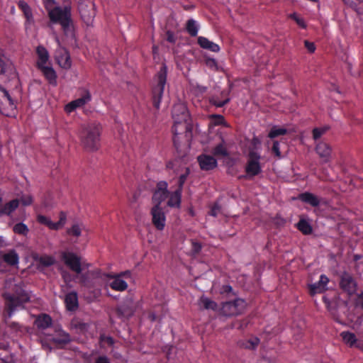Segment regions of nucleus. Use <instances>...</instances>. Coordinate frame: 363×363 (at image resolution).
Wrapping results in <instances>:
<instances>
[{
	"label": "nucleus",
	"instance_id": "f257e3e1",
	"mask_svg": "<svg viewBox=\"0 0 363 363\" xmlns=\"http://www.w3.org/2000/svg\"><path fill=\"white\" fill-rule=\"evenodd\" d=\"M2 296L5 301L4 322L6 326L13 332L22 333L23 325L10 319L18 308H24V304L30 301L28 294L24 291L15 294L6 292Z\"/></svg>",
	"mask_w": 363,
	"mask_h": 363
},
{
	"label": "nucleus",
	"instance_id": "f03ea898",
	"mask_svg": "<svg viewBox=\"0 0 363 363\" xmlns=\"http://www.w3.org/2000/svg\"><path fill=\"white\" fill-rule=\"evenodd\" d=\"M48 15L51 23L61 26L65 35L74 37V26L69 5H65L63 7L55 6L52 10L49 11Z\"/></svg>",
	"mask_w": 363,
	"mask_h": 363
},
{
	"label": "nucleus",
	"instance_id": "7ed1b4c3",
	"mask_svg": "<svg viewBox=\"0 0 363 363\" xmlns=\"http://www.w3.org/2000/svg\"><path fill=\"white\" fill-rule=\"evenodd\" d=\"M172 118L174 125L172 128L173 133V143L176 148L179 147L177 135L188 130L187 121L189 118V113L186 106L182 103L175 104L172 108Z\"/></svg>",
	"mask_w": 363,
	"mask_h": 363
},
{
	"label": "nucleus",
	"instance_id": "20e7f679",
	"mask_svg": "<svg viewBox=\"0 0 363 363\" xmlns=\"http://www.w3.org/2000/svg\"><path fill=\"white\" fill-rule=\"evenodd\" d=\"M101 130V126L96 123L82 127L79 138L82 146L86 151L94 152L99 148Z\"/></svg>",
	"mask_w": 363,
	"mask_h": 363
},
{
	"label": "nucleus",
	"instance_id": "39448f33",
	"mask_svg": "<svg viewBox=\"0 0 363 363\" xmlns=\"http://www.w3.org/2000/svg\"><path fill=\"white\" fill-rule=\"evenodd\" d=\"M167 66L162 63L159 72L155 75L157 84L152 88V101L153 106L158 110L164 94V86L167 83Z\"/></svg>",
	"mask_w": 363,
	"mask_h": 363
},
{
	"label": "nucleus",
	"instance_id": "423d86ee",
	"mask_svg": "<svg viewBox=\"0 0 363 363\" xmlns=\"http://www.w3.org/2000/svg\"><path fill=\"white\" fill-rule=\"evenodd\" d=\"M260 155L255 151H250L248 154V159L245 170V175L240 177V179H250L257 176L262 172V167L259 162Z\"/></svg>",
	"mask_w": 363,
	"mask_h": 363
},
{
	"label": "nucleus",
	"instance_id": "0eeeda50",
	"mask_svg": "<svg viewBox=\"0 0 363 363\" xmlns=\"http://www.w3.org/2000/svg\"><path fill=\"white\" fill-rule=\"evenodd\" d=\"M16 105L9 93L3 86H0V113L8 117H13L16 114Z\"/></svg>",
	"mask_w": 363,
	"mask_h": 363
},
{
	"label": "nucleus",
	"instance_id": "6e6552de",
	"mask_svg": "<svg viewBox=\"0 0 363 363\" xmlns=\"http://www.w3.org/2000/svg\"><path fill=\"white\" fill-rule=\"evenodd\" d=\"M246 306L245 301L242 298H235L233 301L222 303L220 313L224 316H234L241 314Z\"/></svg>",
	"mask_w": 363,
	"mask_h": 363
},
{
	"label": "nucleus",
	"instance_id": "1a4fd4ad",
	"mask_svg": "<svg viewBox=\"0 0 363 363\" xmlns=\"http://www.w3.org/2000/svg\"><path fill=\"white\" fill-rule=\"evenodd\" d=\"M62 259L72 271L77 274L82 272L81 259L76 254L70 252H64L62 253Z\"/></svg>",
	"mask_w": 363,
	"mask_h": 363
},
{
	"label": "nucleus",
	"instance_id": "9d476101",
	"mask_svg": "<svg viewBox=\"0 0 363 363\" xmlns=\"http://www.w3.org/2000/svg\"><path fill=\"white\" fill-rule=\"evenodd\" d=\"M67 215L65 212L61 211L60 213V219L57 222H52L48 217L43 215H38L37 216V221L45 226H47L49 229L53 230H57L60 228H62L66 223Z\"/></svg>",
	"mask_w": 363,
	"mask_h": 363
},
{
	"label": "nucleus",
	"instance_id": "9b49d317",
	"mask_svg": "<svg viewBox=\"0 0 363 363\" xmlns=\"http://www.w3.org/2000/svg\"><path fill=\"white\" fill-rule=\"evenodd\" d=\"M152 222L158 230H162L165 227L166 216L161 206L154 205L151 209Z\"/></svg>",
	"mask_w": 363,
	"mask_h": 363
},
{
	"label": "nucleus",
	"instance_id": "f8f14e48",
	"mask_svg": "<svg viewBox=\"0 0 363 363\" xmlns=\"http://www.w3.org/2000/svg\"><path fill=\"white\" fill-rule=\"evenodd\" d=\"M340 286L345 292L352 295L356 291L357 284L350 273L344 272L340 276Z\"/></svg>",
	"mask_w": 363,
	"mask_h": 363
},
{
	"label": "nucleus",
	"instance_id": "ddd939ff",
	"mask_svg": "<svg viewBox=\"0 0 363 363\" xmlns=\"http://www.w3.org/2000/svg\"><path fill=\"white\" fill-rule=\"evenodd\" d=\"M315 151L321 159L323 163H328L330 162L333 150L328 143L324 141L317 143L315 147Z\"/></svg>",
	"mask_w": 363,
	"mask_h": 363
},
{
	"label": "nucleus",
	"instance_id": "4468645a",
	"mask_svg": "<svg viewBox=\"0 0 363 363\" xmlns=\"http://www.w3.org/2000/svg\"><path fill=\"white\" fill-rule=\"evenodd\" d=\"M328 277L325 274L320 276L319 281L308 285L309 293L311 296L316 294L323 293L327 290V285L329 283Z\"/></svg>",
	"mask_w": 363,
	"mask_h": 363
},
{
	"label": "nucleus",
	"instance_id": "2eb2a0df",
	"mask_svg": "<svg viewBox=\"0 0 363 363\" xmlns=\"http://www.w3.org/2000/svg\"><path fill=\"white\" fill-rule=\"evenodd\" d=\"M103 273L101 270L96 269L86 273L82 274L79 277V284L87 288H92L94 284L91 279L102 278Z\"/></svg>",
	"mask_w": 363,
	"mask_h": 363
},
{
	"label": "nucleus",
	"instance_id": "dca6fc26",
	"mask_svg": "<svg viewBox=\"0 0 363 363\" xmlns=\"http://www.w3.org/2000/svg\"><path fill=\"white\" fill-rule=\"evenodd\" d=\"M103 277L113 279L109 284V286L114 291H124L128 289V285L127 282L123 279H121L120 275L103 273L102 277Z\"/></svg>",
	"mask_w": 363,
	"mask_h": 363
},
{
	"label": "nucleus",
	"instance_id": "f3484780",
	"mask_svg": "<svg viewBox=\"0 0 363 363\" xmlns=\"http://www.w3.org/2000/svg\"><path fill=\"white\" fill-rule=\"evenodd\" d=\"M340 337L345 344L350 347H357L363 350V341L359 340L355 334L350 331H342Z\"/></svg>",
	"mask_w": 363,
	"mask_h": 363
},
{
	"label": "nucleus",
	"instance_id": "a211bd4d",
	"mask_svg": "<svg viewBox=\"0 0 363 363\" xmlns=\"http://www.w3.org/2000/svg\"><path fill=\"white\" fill-rule=\"evenodd\" d=\"M200 168L204 171L213 169L217 167V160L213 156L202 154L197 157Z\"/></svg>",
	"mask_w": 363,
	"mask_h": 363
},
{
	"label": "nucleus",
	"instance_id": "6ab92c4d",
	"mask_svg": "<svg viewBox=\"0 0 363 363\" xmlns=\"http://www.w3.org/2000/svg\"><path fill=\"white\" fill-rule=\"evenodd\" d=\"M135 311V310L133 305L128 303L121 304L118 306L115 309L117 317L121 319H128L133 315Z\"/></svg>",
	"mask_w": 363,
	"mask_h": 363
},
{
	"label": "nucleus",
	"instance_id": "aec40b11",
	"mask_svg": "<svg viewBox=\"0 0 363 363\" xmlns=\"http://www.w3.org/2000/svg\"><path fill=\"white\" fill-rule=\"evenodd\" d=\"M66 308L69 311H75L79 307L78 295L76 291L67 293L64 299Z\"/></svg>",
	"mask_w": 363,
	"mask_h": 363
},
{
	"label": "nucleus",
	"instance_id": "412c9836",
	"mask_svg": "<svg viewBox=\"0 0 363 363\" xmlns=\"http://www.w3.org/2000/svg\"><path fill=\"white\" fill-rule=\"evenodd\" d=\"M298 199L312 207H318L320 203V200L317 196L308 191L298 194Z\"/></svg>",
	"mask_w": 363,
	"mask_h": 363
},
{
	"label": "nucleus",
	"instance_id": "4be33fe9",
	"mask_svg": "<svg viewBox=\"0 0 363 363\" xmlns=\"http://www.w3.org/2000/svg\"><path fill=\"white\" fill-rule=\"evenodd\" d=\"M38 69L41 71L50 84L57 85V74L52 67L45 65Z\"/></svg>",
	"mask_w": 363,
	"mask_h": 363
},
{
	"label": "nucleus",
	"instance_id": "5701e85b",
	"mask_svg": "<svg viewBox=\"0 0 363 363\" xmlns=\"http://www.w3.org/2000/svg\"><path fill=\"white\" fill-rule=\"evenodd\" d=\"M197 42L199 46L203 49L208 50L214 52H218L220 51L219 45L212 41H210L206 37H198Z\"/></svg>",
	"mask_w": 363,
	"mask_h": 363
},
{
	"label": "nucleus",
	"instance_id": "b1692460",
	"mask_svg": "<svg viewBox=\"0 0 363 363\" xmlns=\"http://www.w3.org/2000/svg\"><path fill=\"white\" fill-rule=\"evenodd\" d=\"M260 340L257 337H251L248 340H240L238 342V346L242 349L254 350L259 345Z\"/></svg>",
	"mask_w": 363,
	"mask_h": 363
},
{
	"label": "nucleus",
	"instance_id": "393cba45",
	"mask_svg": "<svg viewBox=\"0 0 363 363\" xmlns=\"http://www.w3.org/2000/svg\"><path fill=\"white\" fill-rule=\"evenodd\" d=\"M35 325L38 329H47L52 325V318L49 315L42 313L36 318Z\"/></svg>",
	"mask_w": 363,
	"mask_h": 363
},
{
	"label": "nucleus",
	"instance_id": "a878e982",
	"mask_svg": "<svg viewBox=\"0 0 363 363\" xmlns=\"http://www.w3.org/2000/svg\"><path fill=\"white\" fill-rule=\"evenodd\" d=\"M36 53L38 55L37 67L45 66L48 61L49 54L46 48L42 45H38L36 48Z\"/></svg>",
	"mask_w": 363,
	"mask_h": 363
},
{
	"label": "nucleus",
	"instance_id": "bb28decb",
	"mask_svg": "<svg viewBox=\"0 0 363 363\" xmlns=\"http://www.w3.org/2000/svg\"><path fill=\"white\" fill-rule=\"evenodd\" d=\"M2 258L4 262L9 266H16L19 262L18 255L14 250H10L3 255Z\"/></svg>",
	"mask_w": 363,
	"mask_h": 363
},
{
	"label": "nucleus",
	"instance_id": "cd10ccee",
	"mask_svg": "<svg viewBox=\"0 0 363 363\" xmlns=\"http://www.w3.org/2000/svg\"><path fill=\"white\" fill-rule=\"evenodd\" d=\"M19 206V200L16 199L4 204L0 209V215H11Z\"/></svg>",
	"mask_w": 363,
	"mask_h": 363
},
{
	"label": "nucleus",
	"instance_id": "c85d7f7f",
	"mask_svg": "<svg viewBox=\"0 0 363 363\" xmlns=\"http://www.w3.org/2000/svg\"><path fill=\"white\" fill-rule=\"evenodd\" d=\"M182 194V191L176 189L174 192H172L170 194L169 200L167 201V205L170 207L179 208L181 204Z\"/></svg>",
	"mask_w": 363,
	"mask_h": 363
},
{
	"label": "nucleus",
	"instance_id": "c756f323",
	"mask_svg": "<svg viewBox=\"0 0 363 363\" xmlns=\"http://www.w3.org/2000/svg\"><path fill=\"white\" fill-rule=\"evenodd\" d=\"M297 229L301 232L303 235H311L313 232V228L311 224L304 218H301L299 221L296 224Z\"/></svg>",
	"mask_w": 363,
	"mask_h": 363
},
{
	"label": "nucleus",
	"instance_id": "7c9ffc66",
	"mask_svg": "<svg viewBox=\"0 0 363 363\" xmlns=\"http://www.w3.org/2000/svg\"><path fill=\"white\" fill-rule=\"evenodd\" d=\"M87 328V324L78 318H74L70 322V329L74 330L76 333H84Z\"/></svg>",
	"mask_w": 363,
	"mask_h": 363
},
{
	"label": "nucleus",
	"instance_id": "2f4dec72",
	"mask_svg": "<svg viewBox=\"0 0 363 363\" xmlns=\"http://www.w3.org/2000/svg\"><path fill=\"white\" fill-rule=\"evenodd\" d=\"M57 60L61 67L69 69L71 67L70 56L66 50H64L63 52L57 56Z\"/></svg>",
	"mask_w": 363,
	"mask_h": 363
},
{
	"label": "nucleus",
	"instance_id": "473e14b6",
	"mask_svg": "<svg viewBox=\"0 0 363 363\" xmlns=\"http://www.w3.org/2000/svg\"><path fill=\"white\" fill-rule=\"evenodd\" d=\"M91 96L90 92L87 89H85V90H84L83 94L81 97H79V99H77L72 101L75 104L74 105L75 108H80V107L84 106L88 102H89L91 101Z\"/></svg>",
	"mask_w": 363,
	"mask_h": 363
},
{
	"label": "nucleus",
	"instance_id": "72a5a7b5",
	"mask_svg": "<svg viewBox=\"0 0 363 363\" xmlns=\"http://www.w3.org/2000/svg\"><path fill=\"white\" fill-rule=\"evenodd\" d=\"M199 28V25L195 20L191 18L187 21L186 24V30L190 36L196 37L198 34Z\"/></svg>",
	"mask_w": 363,
	"mask_h": 363
},
{
	"label": "nucleus",
	"instance_id": "f704fd0d",
	"mask_svg": "<svg viewBox=\"0 0 363 363\" xmlns=\"http://www.w3.org/2000/svg\"><path fill=\"white\" fill-rule=\"evenodd\" d=\"M70 341V335L65 332H62L57 336L53 337V342L60 346H64L68 344Z\"/></svg>",
	"mask_w": 363,
	"mask_h": 363
},
{
	"label": "nucleus",
	"instance_id": "c9c22d12",
	"mask_svg": "<svg viewBox=\"0 0 363 363\" xmlns=\"http://www.w3.org/2000/svg\"><path fill=\"white\" fill-rule=\"evenodd\" d=\"M200 301L203 305V307L206 310L211 309L213 311H216L218 308L217 303L208 297L202 296Z\"/></svg>",
	"mask_w": 363,
	"mask_h": 363
},
{
	"label": "nucleus",
	"instance_id": "e433bc0d",
	"mask_svg": "<svg viewBox=\"0 0 363 363\" xmlns=\"http://www.w3.org/2000/svg\"><path fill=\"white\" fill-rule=\"evenodd\" d=\"M212 153L216 157H227L228 156V151L224 145V143H220L215 146L212 150Z\"/></svg>",
	"mask_w": 363,
	"mask_h": 363
},
{
	"label": "nucleus",
	"instance_id": "4c0bfd02",
	"mask_svg": "<svg viewBox=\"0 0 363 363\" xmlns=\"http://www.w3.org/2000/svg\"><path fill=\"white\" fill-rule=\"evenodd\" d=\"M345 4H349L357 13L363 14V0H342Z\"/></svg>",
	"mask_w": 363,
	"mask_h": 363
},
{
	"label": "nucleus",
	"instance_id": "58836bf2",
	"mask_svg": "<svg viewBox=\"0 0 363 363\" xmlns=\"http://www.w3.org/2000/svg\"><path fill=\"white\" fill-rule=\"evenodd\" d=\"M168 195L169 193L155 190L152 196V201L155 203V205L160 206L161 203L167 198Z\"/></svg>",
	"mask_w": 363,
	"mask_h": 363
},
{
	"label": "nucleus",
	"instance_id": "ea45409f",
	"mask_svg": "<svg viewBox=\"0 0 363 363\" xmlns=\"http://www.w3.org/2000/svg\"><path fill=\"white\" fill-rule=\"evenodd\" d=\"M330 126L325 125L320 128H315L312 130V136L314 140L320 139L328 130H329Z\"/></svg>",
	"mask_w": 363,
	"mask_h": 363
},
{
	"label": "nucleus",
	"instance_id": "a19ab883",
	"mask_svg": "<svg viewBox=\"0 0 363 363\" xmlns=\"http://www.w3.org/2000/svg\"><path fill=\"white\" fill-rule=\"evenodd\" d=\"M286 133H287V130L286 128L273 126L268 134V137L269 138L273 139L279 135H284Z\"/></svg>",
	"mask_w": 363,
	"mask_h": 363
},
{
	"label": "nucleus",
	"instance_id": "79ce46f5",
	"mask_svg": "<svg viewBox=\"0 0 363 363\" xmlns=\"http://www.w3.org/2000/svg\"><path fill=\"white\" fill-rule=\"evenodd\" d=\"M13 230L15 233H16L18 235H26L29 232V229H28V226L26 224H24L23 223H16L13 226Z\"/></svg>",
	"mask_w": 363,
	"mask_h": 363
},
{
	"label": "nucleus",
	"instance_id": "37998d69",
	"mask_svg": "<svg viewBox=\"0 0 363 363\" xmlns=\"http://www.w3.org/2000/svg\"><path fill=\"white\" fill-rule=\"evenodd\" d=\"M189 173V169L186 168L185 172L179 176L178 179V188L177 189V190H180L181 191H183L184 184L186 182Z\"/></svg>",
	"mask_w": 363,
	"mask_h": 363
},
{
	"label": "nucleus",
	"instance_id": "c03bdc74",
	"mask_svg": "<svg viewBox=\"0 0 363 363\" xmlns=\"http://www.w3.org/2000/svg\"><path fill=\"white\" fill-rule=\"evenodd\" d=\"M291 19L294 20L297 25L301 28H306V24L303 18L300 17L296 13H291L289 16Z\"/></svg>",
	"mask_w": 363,
	"mask_h": 363
},
{
	"label": "nucleus",
	"instance_id": "a18cd8bd",
	"mask_svg": "<svg viewBox=\"0 0 363 363\" xmlns=\"http://www.w3.org/2000/svg\"><path fill=\"white\" fill-rule=\"evenodd\" d=\"M204 62L206 67H208L210 69L213 71L218 70V62L214 58L206 57L204 60Z\"/></svg>",
	"mask_w": 363,
	"mask_h": 363
},
{
	"label": "nucleus",
	"instance_id": "49530a36",
	"mask_svg": "<svg viewBox=\"0 0 363 363\" xmlns=\"http://www.w3.org/2000/svg\"><path fill=\"white\" fill-rule=\"evenodd\" d=\"M81 233V228L78 224H74L71 228L67 230V235L74 237L80 236Z\"/></svg>",
	"mask_w": 363,
	"mask_h": 363
},
{
	"label": "nucleus",
	"instance_id": "de8ad7c7",
	"mask_svg": "<svg viewBox=\"0 0 363 363\" xmlns=\"http://www.w3.org/2000/svg\"><path fill=\"white\" fill-rule=\"evenodd\" d=\"M202 249V245L200 242H198L194 240H191V252L192 255L196 256L199 254Z\"/></svg>",
	"mask_w": 363,
	"mask_h": 363
},
{
	"label": "nucleus",
	"instance_id": "09e8293b",
	"mask_svg": "<svg viewBox=\"0 0 363 363\" xmlns=\"http://www.w3.org/2000/svg\"><path fill=\"white\" fill-rule=\"evenodd\" d=\"M18 7L19 9L23 12V16L28 15V13H30L32 12L31 8L30 6L23 0H20L18 2Z\"/></svg>",
	"mask_w": 363,
	"mask_h": 363
},
{
	"label": "nucleus",
	"instance_id": "8fccbe9b",
	"mask_svg": "<svg viewBox=\"0 0 363 363\" xmlns=\"http://www.w3.org/2000/svg\"><path fill=\"white\" fill-rule=\"evenodd\" d=\"M55 262L54 259L50 256H42L39 259V263L44 267H50Z\"/></svg>",
	"mask_w": 363,
	"mask_h": 363
},
{
	"label": "nucleus",
	"instance_id": "3c124183",
	"mask_svg": "<svg viewBox=\"0 0 363 363\" xmlns=\"http://www.w3.org/2000/svg\"><path fill=\"white\" fill-rule=\"evenodd\" d=\"M230 98H226L223 101H219L216 98H212L210 100V102L212 105L216 106V107H223L225 105L228 104L230 102Z\"/></svg>",
	"mask_w": 363,
	"mask_h": 363
},
{
	"label": "nucleus",
	"instance_id": "603ef678",
	"mask_svg": "<svg viewBox=\"0 0 363 363\" xmlns=\"http://www.w3.org/2000/svg\"><path fill=\"white\" fill-rule=\"evenodd\" d=\"M100 343L103 342H106L109 346H113L115 343L114 339L111 336H106L104 334H101L99 336Z\"/></svg>",
	"mask_w": 363,
	"mask_h": 363
},
{
	"label": "nucleus",
	"instance_id": "864d4df0",
	"mask_svg": "<svg viewBox=\"0 0 363 363\" xmlns=\"http://www.w3.org/2000/svg\"><path fill=\"white\" fill-rule=\"evenodd\" d=\"M20 202L25 206H30L33 203V197L30 195H23L20 198Z\"/></svg>",
	"mask_w": 363,
	"mask_h": 363
},
{
	"label": "nucleus",
	"instance_id": "5fc2aeb1",
	"mask_svg": "<svg viewBox=\"0 0 363 363\" xmlns=\"http://www.w3.org/2000/svg\"><path fill=\"white\" fill-rule=\"evenodd\" d=\"M211 118L213 120L215 125H223L225 123V118L221 115L213 114L211 116Z\"/></svg>",
	"mask_w": 363,
	"mask_h": 363
},
{
	"label": "nucleus",
	"instance_id": "6e6d98bb",
	"mask_svg": "<svg viewBox=\"0 0 363 363\" xmlns=\"http://www.w3.org/2000/svg\"><path fill=\"white\" fill-rule=\"evenodd\" d=\"M272 152L274 155L278 158H281V153L280 152V146L279 143L277 140L274 141L273 145L272 147Z\"/></svg>",
	"mask_w": 363,
	"mask_h": 363
},
{
	"label": "nucleus",
	"instance_id": "4d7b16f0",
	"mask_svg": "<svg viewBox=\"0 0 363 363\" xmlns=\"http://www.w3.org/2000/svg\"><path fill=\"white\" fill-rule=\"evenodd\" d=\"M167 183L165 181H160L157 184L155 191H164L169 193L167 190Z\"/></svg>",
	"mask_w": 363,
	"mask_h": 363
},
{
	"label": "nucleus",
	"instance_id": "13d9d810",
	"mask_svg": "<svg viewBox=\"0 0 363 363\" xmlns=\"http://www.w3.org/2000/svg\"><path fill=\"white\" fill-rule=\"evenodd\" d=\"M43 3L48 13L50 10H52L56 2L55 0H43Z\"/></svg>",
	"mask_w": 363,
	"mask_h": 363
},
{
	"label": "nucleus",
	"instance_id": "bf43d9fd",
	"mask_svg": "<svg viewBox=\"0 0 363 363\" xmlns=\"http://www.w3.org/2000/svg\"><path fill=\"white\" fill-rule=\"evenodd\" d=\"M166 40L171 43H175L177 40V37L175 36L174 32L171 30H167L166 32Z\"/></svg>",
	"mask_w": 363,
	"mask_h": 363
},
{
	"label": "nucleus",
	"instance_id": "052dcab7",
	"mask_svg": "<svg viewBox=\"0 0 363 363\" xmlns=\"http://www.w3.org/2000/svg\"><path fill=\"white\" fill-rule=\"evenodd\" d=\"M304 45L309 52L313 53L315 52V45L313 43L306 40H304Z\"/></svg>",
	"mask_w": 363,
	"mask_h": 363
},
{
	"label": "nucleus",
	"instance_id": "680f3d73",
	"mask_svg": "<svg viewBox=\"0 0 363 363\" xmlns=\"http://www.w3.org/2000/svg\"><path fill=\"white\" fill-rule=\"evenodd\" d=\"M220 211V206L218 203L213 204L210 210L209 214L213 217L217 216L218 212Z\"/></svg>",
	"mask_w": 363,
	"mask_h": 363
},
{
	"label": "nucleus",
	"instance_id": "e2e57ef3",
	"mask_svg": "<svg viewBox=\"0 0 363 363\" xmlns=\"http://www.w3.org/2000/svg\"><path fill=\"white\" fill-rule=\"evenodd\" d=\"M24 17L26 18L25 26H28L30 24H33L34 23L33 16V13H28V15H24Z\"/></svg>",
	"mask_w": 363,
	"mask_h": 363
},
{
	"label": "nucleus",
	"instance_id": "0e129e2a",
	"mask_svg": "<svg viewBox=\"0 0 363 363\" xmlns=\"http://www.w3.org/2000/svg\"><path fill=\"white\" fill-rule=\"evenodd\" d=\"M95 363H111V362L108 357L101 355L96 359Z\"/></svg>",
	"mask_w": 363,
	"mask_h": 363
},
{
	"label": "nucleus",
	"instance_id": "69168bd1",
	"mask_svg": "<svg viewBox=\"0 0 363 363\" xmlns=\"http://www.w3.org/2000/svg\"><path fill=\"white\" fill-rule=\"evenodd\" d=\"M233 288L230 285H223L222 288L220 289V294H228L230 292H232Z\"/></svg>",
	"mask_w": 363,
	"mask_h": 363
},
{
	"label": "nucleus",
	"instance_id": "338daca9",
	"mask_svg": "<svg viewBox=\"0 0 363 363\" xmlns=\"http://www.w3.org/2000/svg\"><path fill=\"white\" fill-rule=\"evenodd\" d=\"M74 105L75 104L73 103L72 101L71 102H69V104H67L65 108V111L67 113H71V112L74 111L77 108H75Z\"/></svg>",
	"mask_w": 363,
	"mask_h": 363
},
{
	"label": "nucleus",
	"instance_id": "774afa93",
	"mask_svg": "<svg viewBox=\"0 0 363 363\" xmlns=\"http://www.w3.org/2000/svg\"><path fill=\"white\" fill-rule=\"evenodd\" d=\"M115 274L120 275L121 279H122L123 277L130 278L131 276V272L129 270H126V271L122 272L119 274Z\"/></svg>",
	"mask_w": 363,
	"mask_h": 363
}]
</instances>
